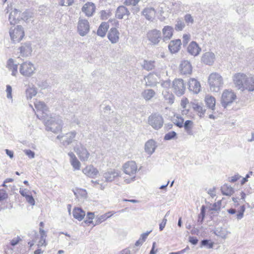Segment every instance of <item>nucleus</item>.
<instances>
[{"label":"nucleus","instance_id":"58836bf2","mask_svg":"<svg viewBox=\"0 0 254 254\" xmlns=\"http://www.w3.org/2000/svg\"><path fill=\"white\" fill-rule=\"evenodd\" d=\"M192 108L195 111L199 114V116L200 117L204 115L205 112V108L198 103H192Z\"/></svg>","mask_w":254,"mask_h":254},{"label":"nucleus","instance_id":"a211bd4d","mask_svg":"<svg viewBox=\"0 0 254 254\" xmlns=\"http://www.w3.org/2000/svg\"><path fill=\"white\" fill-rule=\"evenodd\" d=\"M19 49L20 50L21 55L23 57L29 56L31 55L32 51L31 44L29 42L22 44Z\"/></svg>","mask_w":254,"mask_h":254},{"label":"nucleus","instance_id":"aec40b11","mask_svg":"<svg viewBox=\"0 0 254 254\" xmlns=\"http://www.w3.org/2000/svg\"><path fill=\"white\" fill-rule=\"evenodd\" d=\"M188 85L189 90L194 93H198L200 91V83L194 78L190 79Z\"/></svg>","mask_w":254,"mask_h":254},{"label":"nucleus","instance_id":"09e8293b","mask_svg":"<svg viewBox=\"0 0 254 254\" xmlns=\"http://www.w3.org/2000/svg\"><path fill=\"white\" fill-rule=\"evenodd\" d=\"M245 211V206L244 205H242L240 207V209L239 210L238 212L236 215L237 218L238 220H241L243 217Z\"/></svg>","mask_w":254,"mask_h":254},{"label":"nucleus","instance_id":"6e6d98bb","mask_svg":"<svg viewBox=\"0 0 254 254\" xmlns=\"http://www.w3.org/2000/svg\"><path fill=\"white\" fill-rule=\"evenodd\" d=\"M6 92L7 93L6 97L8 99H12V87L9 85H6Z\"/></svg>","mask_w":254,"mask_h":254},{"label":"nucleus","instance_id":"f8f14e48","mask_svg":"<svg viewBox=\"0 0 254 254\" xmlns=\"http://www.w3.org/2000/svg\"><path fill=\"white\" fill-rule=\"evenodd\" d=\"M246 74L242 73H236L233 77V81L235 86L242 91H244V83L245 80Z\"/></svg>","mask_w":254,"mask_h":254},{"label":"nucleus","instance_id":"e433bc0d","mask_svg":"<svg viewBox=\"0 0 254 254\" xmlns=\"http://www.w3.org/2000/svg\"><path fill=\"white\" fill-rule=\"evenodd\" d=\"M34 105L37 111H41L43 114H46V112L48 111V107L44 102L36 101L34 103Z\"/></svg>","mask_w":254,"mask_h":254},{"label":"nucleus","instance_id":"3c124183","mask_svg":"<svg viewBox=\"0 0 254 254\" xmlns=\"http://www.w3.org/2000/svg\"><path fill=\"white\" fill-rule=\"evenodd\" d=\"M166 100L170 104H173L174 101V96L172 94L168 93L164 95Z\"/></svg>","mask_w":254,"mask_h":254},{"label":"nucleus","instance_id":"0e129e2a","mask_svg":"<svg viewBox=\"0 0 254 254\" xmlns=\"http://www.w3.org/2000/svg\"><path fill=\"white\" fill-rule=\"evenodd\" d=\"M240 177L241 176L239 174L235 175L233 177L229 178V181L231 183H235L238 181Z\"/></svg>","mask_w":254,"mask_h":254},{"label":"nucleus","instance_id":"20e7f679","mask_svg":"<svg viewBox=\"0 0 254 254\" xmlns=\"http://www.w3.org/2000/svg\"><path fill=\"white\" fill-rule=\"evenodd\" d=\"M9 35L14 42H19L25 35L23 28L21 25H17L14 28L11 27L9 30Z\"/></svg>","mask_w":254,"mask_h":254},{"label":"nucleus","instance_id":"ea45409f","mask_svg":"<svg viewBox=\"0 0 254 254\" xmlns=\"http://www.w3.org/2000/svg\"><path fill=\"white\" fill-rule=\"evenodd\" d=\"M193 124V123L191 121L187 120L183 125V127H184L185 131L189 135L193 134V132L192 130Z\"/></svg>","mask_w":254,"mask_h":254},{"label":"nucleus","instance_id":"a878e982","mask_svg":"<svg viewBox=\"0 0 254 254\" xmlns=\"http://www.w3.org/2000/svg\"><path fill=\"white\" fill-rule=\"evenodd\" d=\"M68 155L70 157V164L74 169L76 170H80L81 163L78 161L75 154L72 152H69Z\"/></svg>","mask_w":254,"mask_h":254},{"label":"nucleus","instance_id":"bb28decb","mask_svg":"<svg viewBox=\"0 0 254 254\" xmlns=\"http://www.w3.org/2000/svg\"><path fill=\"white\" fill-rule=\"evenodd\" d=\"M156 146L155 142L153 139H150L145 143L144 149L145 152L150 155L154 152Z\"/></svg>","mask_w":254,"mask_h":254},{"label":"nucleus","instance_id":"4d7b16f0","mask_svg":"<svg viewBox=\"0 0 254 254\" xmlns=\"http://www.w3.org/2000/svg\"><path fill=\"white\" fill-rule=\"evenodd\" d=\"M24 152L25 154L27 155L29 158L32 159L35 157V152L30 149L24 150Z\"/></svg>","mask_w":254,"mask_h":254},{"label":"nucleus","instance_id":"5701e85b","mask_svg":"<svg viewBox=\"0 0 254 254\" xmlns=\"http://www.w3.org/2000/svg\"><path fill=\"white\" fill-rule=\"evenodd\" d=\"M95 5L92 2H87L85 4L82 8V11L84 12L86 16H91L95 10Z\"/></svg>","mask_w":254,"mask_h":254},{"label":"nucleus","instance_id":"864d4df0","mask_svg":"<svg viewBox=\"0 0 254 254\" xmlns=\"http://www.w3.org/2000/svg\"><path fill=\"white\" fill-rule=\"evenodd\" d=\"M221 201H219L217 203L213 204L212 207L210 208V210L217 211L220 209Z\"/></svg>","mask_w":254,"mask_h":254},{"label":"nucleus","instance_id":"2eb2a0df","mask_svg":"<svg viewBox=\"0 0 254 254\" xmlns=\"http://www.w3.org/2000/svg\"><path fill=\"white\" fill-rule=\"evenodd\" d=\"M107 37L112 44L117 43L120 38L118 30L114 27L111 28L108 33Z\"/></svg>","mask_w":254,"mask_h":254},{"label":"nucleus","instance_id":"0eeeda50","mask_svg":"<svg viewBox=\"0 0 254 254\" xmlns=\"http://www.w3.org/2000/svg\"><path fill=\"white\" fill-rule=\"evenodd\" d=\"M148 124L155 129L160 128L163 125L162 117L158 114H152L148 117Z\"/></svg>","mask_w":254,"mask_h":254},{"label":"nucleus","instance_id":"49530a36","mask_svg":"<svg viewBox=\"0 0 254 254\" xmlns=\"http://www.w3.org/2000/svg\"><path fill=\"white\" fill-rule=\"evenodd\" d=\"M177 136V133L174 131H172L166 133L164 136V140H170L174 139Z\"/></svg>","mask_w":254,"mask_h":254},{"label":"nucleus","instance_id":"338daca9","mask_svg":"<svg viewBox=\"0 0 254 254\" xmlns=\"http://www.w3.org/2000/svg\"><path fill=\"white\" fill-rule=\"evenodd\" d=\"M198 239L196 237H189V242L193 245H196L198 243Z\"/></svg>","mask_w":254,"mask_h":254},{"label":"nucleus","instance_id":"f704fd0d","mask_svg":"<svg viewBox=\"0 0 254 254\" xmlns=\"http://www.w3.org/2000/svg\"><path fill=\"white\" fill-rule=\"evenodd\" d=\"M221 192L223 195L227 196L231 195L234 192V189L228 184H224L221 188Z\"/></svg>","mask_w":254,"mask_h":254},{"label":"nucleus","instance_id":"2f4dec72","mask_svg":"<svg viewBox=\"0 0 254 254\" xmlns=\"http://www.w3.org/2000/svg\"><path fill=\"white\" fill-rule=\"evenodd\" d=\"M76 132L72 131L65 134L64 137L65 139L63 140V144L64 145H68L70 144L75 137Z\"/></svg>","mask_w":254,"mask_h":254},{"label":"nucleus","instance_id":"c85d7f7f","mask_svg":"<svg viewBox=\"0 0 254 254\" xmlns=\"http://www.w3.org/2000/svg\"><path fill=\"white\" fill-rule=\"evenodd\" d=\"M109 28V25L108 23L105 22H102L98 27L97 34L101 37H105Z\"/></svg>","mask_w":254,"mask_h":254},{"label":"nucleus","instance_id":"13d9d810","mask_svg":"<svg viewBox=\"0 0 254 254\" xmlns=\"http://www.w3.org/2000/svg\"><path fill=\"white\" fill-rule=\"evenodd\" d=\"M7 194L4 190H0V201L3 200L7 197Z\"/></svg>","mask_w":254,"mask_h":254},{"label":"nucleus","instance_id":"c756f323","mask_svg":"<svg viewBox=\"0 0 254 254\" xmlns=\"http://www.w3.org/2000/svg\"><path fill=\"white\" fill-rule=\"evenodd\" d=\"M6 64L8 69L12 71L11 75L16 76L17 73L18 64H14V60L10 58L7 61Z\"/></svg>","mask_w":254,"mask_h":254},{"label":"nucleus","instance_id":"774afa93","mask_svg":"<svg viewBox=\"0 0 254 254\" xmlns=\"http://www.w3.org/2000/svg\"><path fill=\"white\" fill-rule=\"evenodd\" d=\"M170 85H171L170 80L163 81L161 83L162 86L164 88H166L169 87L170 86Z\"/></svg>","mask_w":254,"mask_h":254},{"label":"nucleus","instance_id":"6e6552de","mask_svg":"<svg viewBox=\"0 0 254 254\" xmlns=\"http://www.w3.org/2000/svg\"><path fill=\"white\" fill-rule=\"evenodd\" d=\"M74 151L76 153L81 161H86L88 159L90 153L81 143L76 144L74 147Z\"/></svg>","mask_w":254,"mask_h":254},{"label":"nucleus","instance_id":"69168bd1","mask_svg":"<svg viewBox=\"0 0 254 254\" xmlns=\"http://www.w3.org/2000/svg\"><path fill=\"white\" fill-rule=\"evenodd\" d=\"M151 231H152L150 230L149 231H147L146 232L142 234L139 239H141V240H142L143 242H144L146 240L147 236L151 232Z\"/></svg>","mask_w":254,"mask_h":254},{"label":"nucleus","instance_id":"e2e57ef3","mask_svg":"<svg viewBox=\"0 0 254 254\" xmlns=\"http://www.w3.org/2000/svg\"><path fill=\"white\" fill-rule=\"evenodd\" d=\"M37 85L39 87L42 89H45L48 86V83L46 80L39 81L37 83Z\"/></svg>","mask_w":254,"mask_h":254},{"label":"nucleus","instance_id":"7c9ffc66","mask_svg":"<svg viewBox=\"0 0 254 254\" xmlns=\"http://www.w3.org/2000/svg\"><path fill=\"white\" fill-rule=\"evenodd\" d=\"M156 11L152 7H146L142 11V14L149 20H151L155 15Z\"/></svg>","mask_w":254,"mask_h":254},{"label":"nucleus","instance_id":"603ef678","mask_svg":"<svg viewBox=\"0 0 254 254\" xmlns=\"http://www.w3.org/2000/svg\"><path fill=\"white\" fill-rule=\"evenodd\" d=\"M74 0H60V4L62 6H70L73 3Z\"/></svg>","mask_w":254,"mask_h":254},{"label":"nucleus","instance_id":"7ed1b4c3","mask_svg":"<svg viewBox=\"0 0 254 254\" xmlns=\"http://www.w3.org/2000/svg\"><path fill=\"white\" fill-rule=\"evenodd\" d=\"M208 83L210 90L212 91L217 92L223 84V78L217 73H212L209 76Z\"/></svg>","mask_w":254,"mask_h":254},{"label":"nucleus","instance_id":"4be33fe9","mask_svg":"<svg viewBox=\"0 0 254 254\" xmlns=\"http://www.w3.org/2000/svg\"><path fill=\"white\" fill-rule=\"evenodd\" d=\"M130 14V12L124 6H120L116 10V17L120 19L124 18L125 16L128 17Z\"/></svg>","mask_w":254,"mask_h":254},{"label":"nucleus","instance_id":"680f3d73","mask_svg":"<svg viewBox=\"0 0 254 254\" xmlns=\"http://www.w3.org/2000/svg\"><path fill=\"white\" fill-rule=\"evenodd\" d=\"M26 201L31 205H35V200L33 197L31 195H26L25 197Z\"/></svg>","mask_w":254,"mask_h":254},{"label":"nucleus","instance_id":"052dcab7","mask_svg":"<svg viewBox=\"0 0 254 254\" xmlns=\"http://www.w3.org/2000/svg\"><path fill=\"white\" fill-rule=\"evenodd\" d=\"M21 240V238L19 236H17L16 238L11 240L10 244L12 246H15L17 245Z\"/></svg>","mask_w":254,"mask_h":254},{"label":"nucleus","instance_id":"de8ad7c7","mask_svg":"<svg viewBox=\"0 0 254 254\" xmlns=\"http://www.w3.org/2000/svg\"><path fill=\"white\" fill-rule=\"evenodd\" d=\"M200 244L201 247H206L208 249L212 248L213 246V243L210 242V240L207 239H204L202 240Z\"/></svg>","mask_w":254,"mask_h":254},{"label":"nucleus","instance_id":"a19ab883","mask_svg":"<svg viewBox=\"0 0 254 254\" xmlns=\"http://www.w3.org/2000/svg\"><path fill=\"white\" fill-rule=\"evenodd\" d=\"M111 212H108L97 217L94 221V226L101 224L102 222L105 221L108 218L110 217L113 215V214H109Z\"/></svg>","mask_w":254,"mask_h":254},{"label":"nucleus","instance_id":"9b49d317","mask_svg":"<svg viewBox=\"0 0 254 254\" xmlns=\"http://www.w3.org/2000/svg\"><path fill=\"white\" fill-rule=\"evenodd\" d=\"M147 36L148 40L154 45L158 44L162 38L160 31L157 29L149 31Z\"/></svg>","mask_w":254,"mask_h":254},{"label":"nucleus","instance_id":"f3484780","mask_svg":"<svg viewBox=\"0 0 254 254\" xmlns=\"http://www.w3.org/2000/svg\"><path fill=\"white\" fill-rule=\"evenodd\" d=\"M82 172L87 176L92 178L96 177L99 173L98 170L92 165L86 166Z\"/></svg>","mask_w":254,"mask_h":254},{"label":"nucleus","instance_id":"dca6fc26","mask_svg":"<svg viewBox=\"0 0 254 254\" xmlns=\"http://www.w3.org/2000/svg\"><path fill=\"white\" fill-rule=\"evenodd\" d=\"M180 70L182 74L187 75L191 74L192 66L190 62L188 61L182 62L180 65Z\"/></svg>","mask_w":254,"mask_h":254},{"label":"nucleus","instance_id":"4468645a","mask_svg":"<svg viewBox=\"0 0 254 254\" xmlns=\"http://www.w3.org/2000/svg\"><path fill=\"white\" fill-rule=\"evenodd\" d=\"M123 169L125 174L133 176L136 174L137 166L134 161H129L124 164Z\"/></svg>","mask_w":254,"mask_h":254},{"label":"nucleus","instance_id":"cd10ccee","mask_svg":"<svg viewBox=\"0 0 254 254\" xmlns=\"http://www.w3.org/2000/svg\"><path fill=\"white\" fill-rule=\"evenodd\" d=\"M244 90L246 89L249 91L254 90V79L252 77H247L246 75L244 83Z\"/></svg>","mask_w":254,"mask_h":254},{"label":"nucleus","instance_id":"1a4fd4ad","mask_svg":"<svg viewBox=\"0 0 254 254\" xmlns=\"http://www.w3.org/2000/svg\"><path fill=\"white\" fill-rule=\"evenodd\" d=\"M173 88L175 94L180 96L183 95L186 90L184 81L182 79H176L173 82Z\"/></svg>","mask_w":254,"mask_h":254},{"label":"nucleus","instance_id":"423d86ee","mask_svg":"<svg viewBox=\"0 0 254 254\" xmlns=\"http://www.w3.org/2000/svg\"><path fill=\"white\" fill-rule=\"evenodd\" d=\"M236 98V95L231 91L225 90L221 97V103L222 107L226 108L232 104Z\"/></svg>","mask_w":254,"mask_h":254},{"label":"nucleus","instance_id":"79ce46f5","mask_svg":"<svg viewBox=\"0 0 254 254\" xmlns=\"http://www.w3.org/2000/svg\"><path fill=\"white\" fill-rule=\"evenodd\" d=\"M206 206L202 205L200 208V213L198 216L197 223L198 225H201L204 221L205 216Z\"/></svg>","mask_w":254,"mask_h":254},{"label":"nucleus","instance_id":"393cba45","mask_svg":"<svg viewBox=\"0 0 254 254\" xmlns=\"http://www.w3.org/2000/svg\"><path fill=\"white\" fill-rule=\"evenodd\" d=\"M174 28L170 26H165L162 29L164 41L170 40L173 36Z\"/></svg>","mask_w":254,"mask_h":254},{"label":"nucleus","instance_id":"bf43d9fd","mask_svg":"<svg viewBox=\"0 0 254 254\" xmlns=\"http://www.w3.org/2000/svg\"><path fill=\"white\" fill-rule=\"evenodd\" d=\"M185 20L186 23L189 24L190 23H193V19L192 17L190 14H187L185 16Z\"/></svg>","mask_w":254,"mask_h":254},{"label":"nucleus","instance_id":"6ab92c4d","mask_svg":"<svg viewBox=\"0 0 254 254\" xmlns=\"http://www.w3.org/2000/svg\"><path fill=\"white\" fill-rule=\"evenodd\" d=\"M201 51V48L194 41L191 42L188 47V52L190 55L196 56H197Z\"/></svg>","mask_w":254,"mask_h":254},{"label":"nucleus","instance_id":"9d476101","mask_svg":"<svg viewBox=\"0 0 254 254\" xmlns=\"http://www.w3.org/2000/svg\"><path fill=\"white\" fill-rule=\"evenodd\" d=\"M90 26L88 20L79 19L78 22L77 30L81 36H85L89 31Z\"/></svg>","mask_w":254,"mask_h":254},{"label":"nucleus","instance_id":"4c0bfd02","mask_svg":"<svg viewBox=\"0 0 254 254\" xmlns=\"http://www.w3.org/2000/svg\"><path fill=\"white\" fill-rule=\"evenodd\" d=\"M153 75L149 74L144 78L145 85L147 86L154 87L156 85L157 82L154 79Z\"/></svg>","mask_w":254,"mask_h":254},{"label":"nucleus","instance_id":"c03bdc74","mask_svg":"<svg viewBox=\"0 0 254 254\" xmlns=\"http://www.w3.org/2000/svg\"><path fill=\"white\" fill-rule=\"evenodd\" d=\"M37 90L34 87H29L26 90V95L27 98L31 99L33 97L35 96L37 94Z\"/></svg>","mask_w":254,"mask_h":254},{"label":"nucleus","instance_id":"c9c22d12","mask_svg":"<svg viewBox=\"0 0 254 254\" xmlns=\"http://www.w3.org/2000/svg\"><path fill=\"white\" fill-rule=\"evenodd\" d=\"M155 95L153 89H145L141 93L142 97L146 101L151 99Z\"/></svg>","mask_w":254,"mask_h":254},{"label":"nucleus","instance_id":"412c9836","mask_svg":"<svg viewBox=\"0 0 254 254\" xmlns=\"http://www.w3.org/2000/svg\"><path fill=\"white\" fill-rule=\"evenodd\" d=\"M181 45V41L180 39L172 40L169 44L168 48L171 53H176L180 50Z\"/></svg>","mask_w":254,"mask_h":254},{"label":"nucleus","instance_id":"37998d69","mask_svg":"<svg viewBox=\"0 0 254 254\" xmlns=\"http://www.w3.org/2000/svg\"><path fill=\"white\" fill-rule=\"evenodd\" d=\"M142 66L143 68L146 70L149 71L152 70L155 67V62L153 61L144 60Z\"/></svg>","mask_w":254,"mask_h":254},{"label":"nucleus","instance_id":"ddd939ff","mask_svg":"<svg viewBox=\"0 0 254 254\" xmlns=\"http://www.w3.org/2000/svg\"><path fill=\"white\" fill-rule=\"evenodd\" d=\"M104 178L107 182H111L116 178L121 177V172L115 169H109L103 175Z\"/></svg>","mask_w":254,"mask_h":254},{"label":"nucleus","instance_id":"473e14b6","mask_svg":"<svg viewBox=\"0 0 254 254\" xmlns=\"http://www.w3.org/2000/svg\"><path fill=\"white\" fill-rule=\"evenodd\" d=\"M73 216L78 221H81L85 216V212L80 208H75L73 210Z\"/></svg>","mask_w":254,"mask_h":254},{"label":"nucleus","instance_id":"f257e3e1","mask_svg":"<svg viewBox=\"0 0 254 254\" xmlns=\"http://www.w3.org/2000/svg\"><path fill=\"white\" fill-rule=\"evenodd\" d=\"M32 17V13L29 11L25 10L21 13L20 10L15 8L10 13L8 19L10 24L14 25L21 20L27 22Z\"/></svg>","mask_w":254,"mask_h":254},{"label":"nucleus","instance_id":"8fccbe9b","mask_svg":"<svg viewBox=\"0 0 254 254\" xmlns=\"http://www.w3.org/2000/svg\"><path fill=\"white\" fill-rule=\"evenodd\" d=\"M184 119L182 117H177V119L174 120V123L178 127L182 128L183 127Z\"/></svg>","mask_w":254,"mask_h":254},{"label":"nucleus","instance_id":"a18cd8bd","mask_svg":"<svg viewBox=\"0 0 254 254\" xmlns=\"http://www.w3.org/2000/svg\"><path fill=\"white\" fill-rule=\"evenodd\" d=\"M185 27V24L183 20L181 19L178 18L176 20V24H175V29L176 31H182Z\"/></svg>","mask_w":254,"mask_h":254},{"label":"nucleus","instance_id":"5fc2aeb1","mask_svg":"<svg viewBox=\"0 0 254 254\" xmlns=\"http://www.w3.org/2000/svg\"><path fill=\"white\" fill-rule=\"evenodd\" d=\"M139 1V0H126L124 1V4L126 5H133L135 6Z\"/></svg>","mask_w":254,"mask_h":254},{"label":"nucleus","instance_id":"b1692460","mask_svg":"<svg viewBox=\"0 0 254 254\" xmlns=\"http://www.w3.org/2000/svg\"><path fill=\"white\" fill-rule=\"evenodd\" d=\"M215 55L211 52H206L204 54L201 58L202 62L206 64L211 65L213 63Z\"/></svg>","mask_w":254,"mask_h":254},{"label":"nucleus","instance_id":"72a5a7b5","mask_svg":"<svg viewBox=\"0 0 254 254\" xmlns=\"http://www.w3.org/2000/svg\"><path fill=\"white\" fill-rule=\"evenodd\" d=\"M205 102L207 107L212 110H215L216 100L215 98L209 95H207L205 98Z\"/></svg>","mask_w":254,"mask_h":254},{"label":"nucleus","instance_id":"39448f33","mask_svg":"<svg viewBox=\"0 0 254 254\" xmlns=\"http://www.w3.org/2000/svg\"><path fill=\"white\" fill-rule=\"evenodd\" d=\"M35 67L30 62H23L20 65L19 72L23 76L30 77L35 72Z\"/></svg>","mask_w":254,"mask_h":254},{"label":"nucleus","instance_id":"f03ea898","mask_svg":"<svg viewBox=\"0 0 254 254\" xmlns=\"http://www.w3.org/2000/svg\"><path fill=\"white\" fill-rule=\"evenodd\" d=\"M46 130L57 133L62 130V120L58 116L51 117L45 120Z\"/></svg>","mask_w":254,"mask_h":254}]
</instances>
